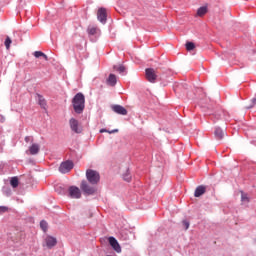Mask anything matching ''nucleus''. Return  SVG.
Listing matches in <instances>:
<instances>
[{"label":"nucleus","mask_w":256,"mask_h":256,"mask_svg":"<svg viewBox=\"0 0 256 256\" xmlns=\"http://www.w3.org/2000/svg\"><path fill=\"white\" fill-rule=\"evenodd\" d=\"M183 225L186 230L189 229V222H187L186 220L183 221Z\"/></svg>","instance_id":"31"},{"label":"nucleus","mask_w":256,"mask_h":256,"mask_svg":"<svg viewBox=\"0 0 256 256\" xmlns=\"http://www.w3.org/2000/svg\"><path fill=\"white\" fill-rule=\"evenodd\" d=\"M146 79L149 83H155L157 81V72L153 68L146 69Z\"/></svg>","instance_id":"7"},{"label":"nucleus","mask_w":256,"mask_h":256,"mask_svg":"<svg viewBox=\"0 0 256 256\" xmlns=\"http://www.w3.org/2000/svg\"><path fill=\"white\" fill-rule=\"evenodd\" d=\"M100 133H110V134H112V133H119V129H114L112 131H108L107 129H101Z\"/></svg>","instance_id":"27"},{"label":"nucleus","mask_w":256,"mask_h":256,"mask_svg":"<svg viewBox=\"0 0 256 256\" xmlns=\"http://www.w3.org/2000/svg\"><path fill=\"white\" fill-rule=\"evenodd\" d=\"M97 31H99V29L97 27H89L88 28L89 35H97Z\"/></svg>","instance_id":"22"},{"label":"nucleus","mask_w":256,"mask_h":256,"mask_svg":"<svg viewBox=\"0 0 256 256\" xmlns=\"http://www.w3.org/2000/svg\"><path fill=\"white\" fill-rule=\"evenodd\" d=\"M80 189L85 193V195H95L97 193V187L95 185L89 184L86 180H82L80 184Z\"/></svg>","instance_id":"3"},{"label":"nucleus","mask_w":256,"mask_h":256,"mask_svg":"<svg viewBox=\"0 0 256 256\" xmlns=\"http://www.w3.org/2000/svg\"><path fill=\"white\" fill-rule=\"evenodd\" d=\"M69 125H70L71 131H73L74 133H83V127L79 123V120L75 118H71L69 120Z\"/></svg>","instance_id":"4"},{"label":"nucleus","mask_w":256,"mask_h":256,"mask_svg":"<svg viewBox=\"0 0 256 256\" xmlns=\"http://www.w3.org/2000/svg\"><path fill=\"white\" fill-rule=\"evenodd\" d=\"M115 71H118V73L122 74L125 73L126 68L123 65H119V66H114Z\"/></svg>","instance_id":"21"},{"label":"nucleus","mask_w":256,"mask_h":256,"mask_svg":"<svg viewBox=\"0 0 256 256\" xmlns=\"http://www.w3.org/2000/svg\"><path fill=\"white\" fill-rule=\"evenodd\" d=\"M24 141H25V143H33L34 138H33V136H26L24 138Z\"/></svg>","instance_id":"28"},{"label":"nucleus","mask_w":256,"mask_h":256,"mask_svg":"<svg viewBox=\"0 0 256 256\" xmlns=\"http://www.w3.org/2000/svg\"><path fill=\"white\" fill-rule=\"evenodd\" d=\"M97 19L100 21V23H107V9L105 8H100L97 11Z\"/></svg>","instance_id":"8"},{"label":"nucleus","mask_w":256,"mask_h":256,"mask_svg":"<svg viewBox=\"0 0 256 256\" xmlns=\"http://www.w3.org/2000/svg\"><path fill=\"white\" fill-rule=\"evenodd\" d=\"M45 243L48 249H51L52 247H55V245H57V238L53 236H47L45 239Z\"/></svg>","instance_id":"11"},{"label":"nucleus","mask_w":256,"mask_h":256,"mask_svg":"<svg viewBox=\"0 0 256 256\" xmlns=\"http://www.w3.org/2000/svg\"><path fill=\"white\" fill-rule=\"evenodd\" d=\"M39 151H41V146L37 143H33L31 146H29L26 153H28V155H37Z\"/></svg>","instance_id":"9"},{"label":"nucleus","mask_w":256,"mask_h":256,"mask_svg":"<svg viewBox=\"0 0 256 256\" xmlns=\"http://www.w3.org/2000/svg\"><path fill=\"white\" fill-rule=\"evenodd\" d=\"M124 181H127L128 183L131 181V174L129 173V170L125 174H123Z\"/></svg>","instance_id":"26"},{"label":"nucleus","mask_w":256,"mask_h":256,"mask_svg":"<svg viewBox=\"0 0 256 256\" xmlns=\"http://www.w3.org/2000/svg\"><path fill=\"white\" fill-rule=\"evenodd\" d=\"M0 123H5V117L3 115H0Z\"/></svg>","instance_id":"32"},{"label":"nucleus","mask_w":256,"mask_h":256,"mask_svg":"<svg viewBox=\"0 0 256 256\" xmlns=\"http://www.w3.org/2000/svg\"><path fill=\"white\" fill-rule=\"evenodd\" d=\"M207 191V187L201 185L198 186L194 192L195 197H201V195H205V192Z\"/></svg>","instance_id":"13"},{"label":"nucleus","mask_w":256,"mask_h":256,"mask_svg":"<svg viewBox=\"0 0 256 256\" xmlns=\"http://www.w3.org/2000/svg\"><path fill=\"white\" fill-rule=\"evenodd\" d=\"M207 14V6H202L197 10L198 17H203V15Z\"/></svg>","instance_id":"19"},{"label":"nucleus","mask_w":256,"mask_h":256,"mask_svg":"<svg viewBox=\"0 0 256 256\" xmlns=\"http://www.w3.org/2000/svg\"><path fill=\"white\" fill-rule=\"evenodd\" d=\"M112 111L117 113L118 115H127V109L121 105H114L112 106Z\"/></svg>","instance_id":"12"},{"label":"nucleus","mask_w":256,"mask_h":256,"mask_svg":"<svg viewBox=\"0 0 256 256\" xmlns=\"http://www.w3.org/2000/svg\"><path fill=\"white\" fill-rule=\"evenodd\" d=\"M107 84L110 85V87H115V85H117V76L110 74L107 79Z\"/></svg>","instance_id":"14"},{"label":"nucleus","mask_w":256,"mask_h":256,"mask_svg":"<svg viewBox=\"0 0 256 256\" xmlns=\"http://www.w3.org/2000/svg\"><path fill=\"white\" fill-rule=\"evenodd\" d=\"M73 167H75L73 161H64L60 164L59 171L60 173H69Z\"/></svg>","instance_id":"6"},{"label":"nucleus","mask_w":256,"mask_h":256,"mask_svg":"<svg viewBox=\"0 0 256 256\" xmlns=\"http://www.w3.org/2000/svg\"><path fill=\"white\" fill-rule=\"evenodd\" d=\"M72 104L75 113L81 115L85 111V95L83 93H77L72 99Z\"/></svg>","instance_id":"1"},{"label":"nucleus","mask_w":256,"mask_h":256,"mask_svg":"<svg viewBox=\"0 0 256 256\" xmlns=\"http://www.w3.org/2000/svg\"><path fill=\"white\" fill-rule=\"evenodd\" d=\"M34 57H36V59H39V57H43V59H45V61H49V57L46 56V54L41 51H35Z\"/></svg>","instance_id":"18"},{"label":"nucleus","mask_w":256,"mask_h":256,"mask_svg":"<svg viewBox=\"0 0 256 256\" xmlns=\"http://www.w3.org/2000/svg\"><path fill=\"white\" fill-rule=\"evenodd\" d=\"M10 185L13 187V189H17L19 187V178L17 176H14L10 180Z\"/></svg>","instance_id":"16"},{"label":"nucleus","mask_w":256,"mask_h":256,"mask_svg":"<svg viewBox=\"0 0 256 256\" xmlns=\"http://www.w3.org/2000/svg\"><path fill=\"white\" fill-rule=\"evenodd\" d=\"M86 179L90 183V185H97V183H99V181L101 180V176L99 175V172L88 169L86 171Z\"/></svg>","instance_id":"2"},{"label":"nucleus","mask_w":256,"mask_h":256,"mask_svg":"<svg viewBox=\"0 0 256 256\" xmlns=\"http://www.w3.org/2000/svg\"><path fill=\"white\" fill-rule=\"evenodd\" d=\"M8 208L5 206H0V215H3V213H7Z\"/></svg>","instance_id":"29"},{"label":"nucleus","mask_w":256,"mask_h":256,"mask_svg":"<svg viewBox=\"0 0 256 256\" xmlns=\"http://www.w3.org/2000/svg\"><path fill=\"white\" fill-rule=\"evenodd\" d=\"M40 227H41L42 231H44V233H45L47 231V227H48L47 222L45 220H42L40 222Z\"/></svg>","instance_id":"25"},{"label":"nucleus","mask_w":256,"mask_h":256,"mask_svg":"<svg viewBox=\"0 0 256 256\" xmlns=\"http://www.w3.org/2000/svg\"><path fill=\"white\" fill-rule=\"evenodd\" d=\"M38 97V103L40 105V107H42V109H45V107H47V101H45V98H43V96L41 95H37Z\"/></svg>","instance_id":"17"},{"label":"nucleus","mask_w":256,"mask_h":256,"mask_svg":"<svg viewBox=\"0 0 256 256\" xmlns=\"http://www.w3.org/2000/svg\"><path fill=\"white\" fill-rule=\"evenodd\" d=\"M214 135L216 139L221 140L223 137H225V132L221 130V128H215Z\"/></svg>","instance_id":"15"},{"label":"nucleus","mask_w":256,"mask_h":256,"mask_svg":"<svg viewBox=\"0 0 256 256\" xmlns=\"http://www.w3.org/2000/svg\"><path fill=\"white\" fill-rule=\"evenodd\" d=\"M68 195L71 199H81V189L77 186H70L68 188Z\"/></svg>","instance_id":"5"},{"label":"nucleus","mask_w":256,"mask_h":256,"mask_svg":"<svg viewBox=\"0 0 256 256\" xmlns=\"http://www.w3.org/2000/svg\"><path fill=\"white\" fill-rule=\"evenodd\" d=\"M109 244L116 253H121V246L119 245V242H117V239L114 237H109Z\"/></svg>","instance_id":"10"},{"label":"nucleus","mask_w":256,"mask_h":256,"mask_svg":"<svg viewBox=\"0 0 256 256\" xmlns=\"http://www.w3.org/2000/svg\"><path fill=\"white\" fill-rule=\"evenodd\" d=\"M193 49H195V43L187 42L186 43V51H193Z\"/></svg>","instance_id":"23"},{"label":"nucleus","mask_w":256,"mask_h":256,"mask_svg":"<svg viewBox=\"0 0 256 256\" xmlns=\"http://www.w3.org/2000/svg\"><path fill=\"white\" fill-rule=\"evenodd\" d=\"M251 105L250 106H247V109H251L252 107H255V105H256V98H253L252 100H251Z\"/></svg>","instance_id":"30"},{"label":"nucleus","mask_w":256,"mask_h":256,"mask_svg":"<svg viewBox=\"0 0 256 256\" xmlns=\"http://www.w3.org/2000/svg\"><path fill=\"white\" fill-rule=\"evenodd\" d=\"M241 201L243 203H249V196L246 193L241 192Z\"/></svg>","instance_id":"24"},{"label":"nucleus","mask_w":256,"mask_h":256,"mask_svg":"<svg viewBox=\"0 0 256 256\" xmlns=\"http://www.w3.org/2000/svg\"><path fill=\"white\" fill-rule=\"evenodd\" d=\"M11 43H13V41L11 40V38L9 36H7L6 40L4 42V45L7 49V51H9V49H11Z\"/></svg>","instance_id":"20"}]
</instances>
